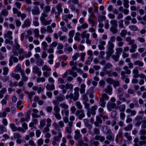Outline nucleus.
<instances>
[{
    "label": "nucleus",
    "instance_id": "dca6fc26",
    "mask_svg": "<svg viewBox=\"0 0 146 146\" xmlns=\"http://www.w3.org/2000/svg\"><path fill=\"white\" fill-rule=\"evenodd\" d=\"M60 107L65 110L68 109L69 108L68 105L64 103L60 104Z\"/></svg>",
    "mask_w": 146,
    "mask_h": 146
},
{
    "label": "nucleus",
    "instance_id": "864d4df0",
    "mask_svg": "<svg viewBox=\"0 0 146 146\" xmlns=\"http://www.w3.org/2000/svg\"><path fill=\"white\" fill-rule=\"evenodd\" d=\"M100 103L102 107H105L106 103L104 102V100H103L102 98H100Z\"/></svg>",
    "mask_w": 146,
    "mask_h": 146
},
{
    "label": "nucleus",
    "instance_id": "a18cd8bd",
    "mask_svg": "<svg viewBox=\"0 0 146 146\" xmlns=\"http://www.w3.org/2000/svg\"><path fill=\"white\" fill-rule=\"evenodd\" d=\"M75 104L79 109H81L82 108V106L79 102H76Z\"/></svg>",
    "mask_w": 146,
    "mask_h": 146
},
{
    "label": "nucleus",
    "instance_id": "69168bd1",
    "mask_svg": "<svg viewBox=\"0 0 146 146\" xmlns=\"http://www.w3.org/2000/svg\"><path fill=\"white\" fill-rule=\"evenodd\" d=\"M65 87L66 89H72L73 88L72 85L71 84H66L65 85Z\"/></svg>",
    "mask_w": 146,
    "mask_h": 146
},
{
    "label": "nucleus",
    "instance_id": "f704fd0d",
    "mask_svg": "<svg viewBox=\"0 0 146 146\" xmlns=\"http://www.w3.org/2000/svg\"><path fill=\"white\" fill-rule=\"evenodd\" d=\"M8 14V11L6 9L3 10L1 12V15H3L4 16H7Z\"/></svg>",
    "mask_w": 146,
    "mask_h": 146
},
{
    "label": "nucleus",
    "instance_id": "a878e982",
    "mask_svg": "<svg viewBox=\"0 0 146 146\" xmlns=\"http://www.w3.org/2000/svg\"><path fill=\"white\" fill-rule=\"evenodd\" d=\"M126 40L129 42V44L130 45L131 44L134 42V40L133 39L131 40L130 37H128L126 38Z\"/></svg>",
    "mask_w": 146,
    "mask_h": 146
},
{
    "label": "nucleus",
    "instance_id": "5fc2aeb1",
    "mask_svg": "<svg viewBox=\"0 0 146 146\" xmlns=\"http://www.w3.org/2000/svg\"><path fill=\"white\" fill-rule=\"evenodd\" d=\"M50 7L49 6H46L45 7L44 10V13H47L50 10Z\"/></svg>",
    "mask_w": 146,
    "mask_h": 146
},
{
    "label": "nucleus",
    "instance_id": "1a4fd4ad",
    "mask_svg": "<svg viewBox=\"0 0 146 146\" xmlns=\"http://www.w3.org/2000/svg\"><path fill=\"white\" fill-rule=\"evenodd\" d=\"M111 27H117V21L115 20H111L110 21Z\"/></svg>",
    "mask_w": 146,
    "mask_h": 146
},
{
    "label": "nucleus",
    "instance_id": "ea45409f",
    "mask_svg": "<svg viewBox=\"0 0 146 146\" xmlns=\"http://www.w3.org/2000/svg\"><path fill=\"white\" fill-rule=\"evenodd\" d=\"M80 33H76L75 36L74 37L75 40L76 41H78L80 40L79 36Z\"/></svg>",
    "mask_w": 146,
    "mask_h": 146
},
{
    "label": "nucleus",
    "instance_id": "6e6d98bb",
    "mask_svg": "<svg viewBox=\"0 0 146 146\" xmlns=\"http://www.w3.org/2000/svg\"><path fill=\"white\" fill-rule=\"evenodd\" d=\"M79 54L78 53H76L72 57V59L73 60H76L77 58L79 56Z\"/></svg>",
    "mask_w": 146,
    "mask_h": 146
},
{
    "label": "nucleus",
    "instance_id": "20e7f679",
    "mask_svg": "<svg viewBox=\"0 0 146 146\" xmlns=\"http://www.w3.org/2000/svg\"><path fill=\"white\" fill-rule=\"evenodd\" d=\"M76 115L78 116V118L80 119H82L85 117L84 111L82 110L77 111L76 113Z\"/></svg>",
    "mask_w": 146,
    "mask_h": 146
},
{
    "label": "nucleus",
    "instance_id": "680f3d73",
    "mask_svg": "<svg viewBox=\"0 0 146 146\" xmlns=\"http://www.w3.org/2000/svg\"><path fill=\"white\" fill-rule=\"evenodd\" d=\"M46 122L47 123L46 126L48 127H50L51 125V123L52 122V120L51 119L49 118H48L46 119Z\"/></svg>",
    "mask_w": 146,
    "mask_h": 146
},
{
    "label": "nucleus",
    "instance_id": "6e6552de",
    "mask_svg": "<svg viewBox=\"0 0 146 146\" xmlns=\"http://www.w3.org/2000/svg\"><path fill=\"white\" fill-rule=\"evenodd\" d=\"M133 64L135 65H138L139 66L142 67L143 65V63L139 60H137L133 62Z\"/></svg>",
    "mask_w": 146,
    "mask_h": 146
},
{
    "label": "nucleus",
    "instance_id": "79ce46f5",
    "mask_svg": "<svg viewBox=\"0 0 146 146\" xmlns=\"http://www.w3.org/2000/svg\"><path fill=\"white\" fill-rule=\"evenodd\" d=\"M39 70V68L36 66H34L33 68V72L35 74H37Z\"/></svg>",
    "mask_w": 146,
    "mask_h": 146
},
{
    "label": "nucleus",
    "instance_id": "bb28decb",
    "mask_svg": "<svg viewBox=\"0 0 146 146\" xmlns=\"http://www.w3.org/2000/svg\"><path fill=\"white\" fill-rule=\"evenodd\" d=\"M42 45L43 46V49L44 50H46L48 45L47 43L46 42H43L41 43Z\"/></svg>",
    "mask_w": 146,
    "mask_h": 146
},
{
    "label": "nucleus",
    "instance_id": "0eeeda50",
    "mask_svg": "<svg viewBox=\"0 0 146 146\" xmlns=\"http://www.w3.org/2000/svg\"><path fill=\"white\" fill-rule=\"evenodd\" d=\"M87 31L85 30L82 33L81 35V37L82 38L84 39L85 37L86 38H89L90 37V34L89 33H87Z\"/></svg>",
    "mask_w": 146,
    "mask_h": 146
},
{
    "label": "nucleus",
    "instance_id": "2eb2a0df",
    "mask_svg": "<svg viewBox=\"0 0 146 146\" xmlns=\"http://www.w3.org/2000/svg\"><path fill=\"white\" fill-rule=\"evenodd\" d=\"M46 120L45 119H43L41 120L40 122V125L39 128L41 129L42 128L45 124Z\"/></svg>",
    "mask_w": 146,
    "mask_h": 146
},
{
    "label": "nucleus",
    "instance_id": "3c124183",
    "mask_svg": "<svg viewBox=\"0 0 146 146\" xmlns=\"http://www.w3.org/2000/svg\"><path fill=\"white\" fill-rule=\"evenodd\" d=\"M26 93L28 94L29 97L30 99H31L32 96L35 94V92L33 91H32L30 93L26 92Z\"/></svg>",
    "mask_w": 146,
    "mask_h": 146
},
{
    "label": "nucleus",
    "instance_id": "423d86ee",
    "mask_svg": "<svg viewBox=\"0 0 146 146\" xmlns=\"http://www.w3.org/2000/svg\"><path fill=\"white\" fill-rule=\"evenodd\" d=\"M32 13L34 15H37L40 13L39 9L38 7L35 6L31 10Z\"/></svg>",
    "mask_w": 146,
    "mask_h": 146
},
{
    "label": "nucleus",
    "instance_id": "13d9d810",
    "mask_svg": "<svg viewBox=\"0 0 146 146\" xmlns=\"http://www.w3.org/2000/svg\"><path fill=\"white\" fill-rule=\"evenodd\" d=\"M45 80V79L44 77L38 78H37L36 81L37 82H44Z\"/></svg>",
    "mask_w": 146,
    "mask_h": 146
},
{
    "label": "nucleus",
    "instance_id": "412c9836",
    "mask_svg": "<svg viewBox=\"0 0 146 146\" xmlns=\"http://www.w3.org/2000/svg\"><path fill=\"white\" fill-rule=\"evenodd\" d=\"M98 107L96 105L92 106L91 108V111L92 114L94 115L95 114V111L97 109Z\"/></svg>",
    "mask_w": 146,
    "mask_h": 146
},
{
    "label": "nucleus",
    "instance_id": "c9c22d12",
    "mask_svg": "<svg viewBox=\"0 0 146 146\" xmlns=\"http://www.w3.org/2000/svg\"><path fill=\"white\" fill-rule=\"evenodd\" d=\"M116 28V27H110V30L113 33H116L117 32V30Z\"/></svg>",
    "mask_w": 146,
    "mask_h": 146
},
{
    "label": "nucleus",
    "instance_id": "4be33fe9",
    "mask_svg": "<svg viewBox=\"0 0 146 146\" xmlns=\"http://www.w3.org/2000/svg\"><path fill=\"white\" fill-rule=\"evenodd\" d=\"M10 128L13 131H16L17 129V128L15 126V124L13 123H11L9 124Z\"/></svg>",
    "mask_w": 146,
    "mask_h": 146
},
{
    "label": "nucleus",
    "instance_id": "0e129e2a",
    "mask_svg": "<svg viewBox=\"0 0 146 146\" xmlns=\"http://www.w3.org/2000/svg\"><path fill=\"white\" fill-rule=\"evenodd\" d=\"M123 69L124 70H125L126 73L127 74H130L131 71L130 70L128 69V68L127 66H125L124 67Z\"/></svg>",
    "mask_w": 146,
    "mask_h": 146
},
{
    "label": "nucleus",
    "instance_id": "f03ea898",
    "mask_svg": "<svg viewBox=\"0 0 146 146\" xmlns=\"http://www.w3.org/2000/svg\"><path fill=\"white\" fill-rule=\"evenodd\" d=\"M52 125L56 129H58L59 127L61 128H62L64 126V122L62 121H59L58 124L54 122L53 123Z\"/></svg>",
    "mask_w": 146,
    "mask_h": 146
},
{
    "label": "nucleus",
    "instance_id": "f8f14e48",
    "mask_svg": "<svg viewBox=\"0 0 146 146\" xmlns=\"http://www.w3.org/2000/svg\"><path fill=\"white\" fill-rule=\"evenodd\" d=\"M131 46V48L129 50V51L131 52H134L136 51V49L137 48V45L135 44H132Z\"/></svg>",
    "mask_w": 146,
    "mask_h": 146
},
{
    "label": "nucleus",
    "instance_id": "37998d69",
    "mask_svg": "<svg viewBox=\"0 0 146 146\" xmlns=\"http://www.w3.org/2000/svg\"><path fill=\"white\" fill-rule=\"evenodd\" d=\"M72 50V48L70 47H69L68 48L65 49L64 52L66 54H68Z\"/></svg>",
    "mask_w": 146,
    "mask_h": 146
},
{
    "label": "nucleus",
    "instance_id": "e2e57ef3",
    "mask_svg": "<svg viewBox=\"0 0 146 146\" xmlns=\"http://www.w3.org/2000/svg\"><path fill=\"white\" fill-rule=\"evenodd\" d=\"M88 21L90 24H92V27L95 25V23L92 19L90 18H89L88 19Z\"/></svg>",
    "mask_w": 146,
    "mask_h": 146
},
{
    "label": "nucleus",
    "instance_id": "9b49d317",
    "mask_svg": "<svg viewBox=\"0 0 146 146\" xmlns=\"http://www.w3.org/2000/svg\"><path fill=\"white\" fill-rule=\"evenodd\" d=\"M75 135H74V139L75 140H77L80 137V131L78 130H77L75 131Z\"/></svg>",
    "mask_w": 146,
    "mask_h": 146
},
{
    "label": "nucleus",
    "instance_id": "b1692460",
    "mask_svg": "<svg viewBox=\"0 0 146 146\" xmlns=\"http://www.w3.org/2000/svg\"><path fill=\"white\" fill-rule=\"evenodd\" d=\"M67 57L65 55L61 56L58 58V60L59 61H60L62 60L66 61L67 59Z\"/></svg>",
    "mask_w": 146,
    "mask_h": 146
},
{
    "label": "nucleus",
    "instance_id": "ddd939ff",
    "mask_svg": "<svg viewBox=\"0 0 146 146\" xmlns=\"http://www.w3.org/2000/svg\"><path fill=\"white\" fill-rule=\"evenodd\" d=\"M18 71H19L21 73V74L23 72V70L21 69V65L19 64H18L16 66L15 70V72H17Z\"/></svg>",
    "mask_w": 146,
    "mask_h": 146
},
{
    "label": "nucleus",
    "instance_id": "4d7b16f0",
    "mask_svg": "<svg viewBox=\"0 0 146 146\" xmlns=\"http://www.w3.org/2000/svg\"><path fill=\"white\" fill-rule=\"evenodd\" d=\"M75 33V31L73 30L70 31L68 33L69 36L71 38H72L74 35V34Z\"/></svg>",
    "mask_w": 146,
    "mask_h": 146
},
{
    "label": "nucleus",
    "instance_id": "c03bdc74",
    "mask_svg": "<svg viewBox=\"0 0 146 146\" xmlns=\"http://www.w3.org/2000/svg\"><path fill=\"white\" fill-rule=\"evenodd\" d=\"M92 58H93L92 57L90 56H89L86 62V64L88 65L90 64L92 62Z\"/></svg>",
    "mask_w": 146,
    "mask_h": 146
},
{
    "label": "nucleus",
    "instance_id": "c85d7f7f",
    "mask_svg": "<svg viewBox=\"0 0 146 146\" xmlns=\"http://www.w3.org/2000/svg\"><path fill=\"white\" fill-rule=\"evenodd\" d=\"M79 96V92L74 93V96H73L72 98L73 99L74 101H76L78 100Z\"/></svg>",
    "mask_w": 146,
    "mask_h": 146
},
{
    "label": "nucleus",
    "instance_id": "338daca9",
    "mask_svg": "<svg viewBox=\"0 0 146 146\" xmlns=\"http://www.w3.org/2000/svg\"><path fill=\"white\" fill-rule=\"evenodd\" d=\"M54 110L56 113L59 112L60 111V108L58 106H55Z\"/></svg>",
    "mask_w": 146,
    "mask_h": 146
},
{
    "label": "nucleus",
    "instance_id": "bf43d9fd",
    "mask_svg": "<svg viewBox=\"0 0 146 146\" xmlns=\"http://www.w3.org/2000/svg\"><path fill=\"white\" fill-rule=\"evenodd\" d=\"M127 31L125 30H123L121 31V35L123 37L125 36L127 34Z\"/></svg>",
    "mask_w": 146,
    "mask_h": 146
},
{
    "label": "nucleus",
    "instance_id": "393cba45",
    "mask_svg": "<svg viewBox=\"0 0 146 146\" xmlns=\"http://www.w3.org/2000/svg\"><path fill=\"white\" fill-rule=\"evenodd\" d=\"M5 131H6V129L5 127L3 125H0V134H3L4 132Z\"/></svg>",
    "mask_w": 146,
    "mask_h": 146
},
{
    "label": "nucleus",
    "instance_id": "4c0bfd02",
    "mask_svg": "<svg viewBox=\"0 0 146 146\" xmlns=\"http://www.w3.org/2000/svg\"><path fill=\"white\" fill-rule=\"evenodd\" d=\"M44 64V61L41 59H39L36 62V64L38 66L43 65Z\"/></svg>",
    "mask_w": 146,
    "mask_h": 146
},
{
    "label": "nucleus",
    "instance_id": "5701e85b",
    "mask_svg": "<svg viewBox=\"0 0 146 146\" xmlns=\"http://www.w3.org/2000/svg\"><path fill=\"white\" fill-rule=\"evenodd\" d=\"M12 77L15 78L17 80H19L20 78V76L19 74H15L13 73L11 75Z\"/></svg>",
    "mask_w": 146,
    "mask_h": 146
},
{
    "label": "nucleus",
    "instance_id": "774afa93",
    "mask_svg": "<svg viewBox=\"0 0 146 146\" xmlns=\"http://www.w3.org/2000/svg\"><path fill=\"white\" fill-rule=\"evenodd\" d=\"M2 123L4 126H7L8 124V121L7 119L4 118L2 121Z\"/></svg>",
    "mask_w": 146,
    "mask_h": 146
},
{
    "label": "nucleus",
    "instance_id": "7ed1b4c3",
    "mask_svg": "<svg viewBox=\"0 0 146 146\" xmlns=\"http://www.w3.org/2000/svg\"><path fill=\"white\" fill-rule=\"evenodd\" d=\"M73 124V123L71 122H70L68 123V126L65 128L66 131L67 133L70 134L71 133Z\"/></svg>",
    "mask_w": 146,
    "mask_h": 146
},
{
    "label": "nucleus",
    "instance_id": "72a5a7b5",
    "mask_svg": "<svg viewBox=\"0 0 146 146\" xmlns=\"http://www.w3.org/2000/svg\"><path fill=\"white\" fill-rule=\"evenodd\" d=\"M81 88L80 90V92L81 93H84L85 91V88L86 87V85L84 84H82L81 85Z\"/></svg>",
    "mask_w": 146,
    "mask_h": 146
},
{
    "label": "nucleus",
    "instance_id": "f3484780",
    "mask_svg": "<svg viewBox=\"0 0 146 146\" xmlns=\"http://www.w3.org/2000/svg\"><path fill=\"white\" fill-rule=\"evenodd\" d=\"M46 89L49 90H53L55 88L53 84L51 85H48L46 86Z\"/></svg>",
    "mask_w": 146,
    "mask_h": 146
},
{
    "label": "nucleus",
    "instance_id": "4468645a",
    "mask_svg": "<svg viewBox=\"0 0 146 146\" xmlns=\"http://www.w3.org/2000/svg\"><path fill=\"white\" fill-rule=\"evenodd\" d=\"M65 99L64 96L62 95H60L56 98L57 101L61 102L64 100Z\"/></svg>",
    "mask_w": 146,
    "mask_h": 146
},
{
    "label": "nucleus",
    "instance_id": "09e8293b",
    "mask_svg": "<svg viewBox=\"0 0 146 146\" xmlns=\"http://www.w3.org/2000/svg\"><path fill=\"white\" fill-rule=\"evenodd\" d=\"M13 136L15 139H17L20 138L21 137V135L17 133H14Z\"/></svg>",
    "mask_w": 146,
    "mask_h": 146
},
{
    "label": "nucleus",
    "instance_id": "e433bc0d",
    "mask_svg": "<svg viewBox=\"0 0 146 146\" xmlns=\"http://www.w3.org/2000/svg\"><path fill=\"white\" fill-rule=\"evenodd\" d=\"M31 22L29 20L27 19L25 21L24 25L25 27H29L30 25Z\"/></svg>",
    "mask_w": 146,
    "mask_h": 146
},
{
    "label": "nucleus",
    "instance_id": "603ef678",
    "mask_svg": "<svg viewBox=\"0 0 146 146\" xmlns=\"http://www.w3.org/2000/svg\"><path fill=\"white\" fill-rule=\"evenodd\" d=\"M47 32L50 33H52L53 32V30L52 29L51 27L50 26H48L46 27Z\"/></svg>",
    "mask_w": 146,
    "mask_h": 146
},
{
    "label": "nucleus",
    "instance_id": "aec40b11",
    "mask_svg": "<svg viewBox=\"0 0 146 146\" xmlns=\"http://www.w3.org/2000/svg\"><path fill=\"white\" fill-rule=\"evenodd\" d=\"M69 7L70 8V9L72 11H74L77 13H78L79 10L75 8L74 5H70Z\"/></svg>",
    "mask_w": 146,
    "mask_h": 146
},
{
    "label": "nucleus",
    "instance_id": "052dcab7",
    "mask_svg": "<svg viewBox=\"0 0 146 146\" xmlns=\"http://www.w3.org/2000/svg\"><path fill=\"white\" fill-rule=\"evenodd\" d=\"M116 104L115 103H112L108 105V109L110 108H113L115 107Z\"/></svg>",
    "mask_w": 146,
    "mask_h": 146
},
{
    "label": "nucleus",
    "instance_id": "7c9ffc66",
    "mask_svg": "<svg viewBox=\"0 0 146 146\" xmlns=\"http://www.w3.org/2000/svg\"><path fill=\"white\" fill-rule=\"evenodd\" d=\"M61 6L62 5L60 4H58L56 6V8L58 11V13L59 15L60 14V12L62 11L61 8Z\"/></svg>",
    "mask_w": 146,
    "mask_h": 146
},
{
    "label": "nucleus",
    "instance_id": "39448f33",
    "mask_svg": "<svg viewBox=\"0 0 146 146\" xmlns=\"http://www.w3.org/2000/svg\"><path fill=\"white\" fill-rule=\"evenodd\" d=\"M12 32L10 31H8L4 35V37L5 38H7L10 40H11L13 38V37L12 36Z\"/></svg>",
    "mask_w": 146,
    "mask_h": 146
},
{
    "label": "nucleus",
    "instance_id": "a19ab883",
    "mask_svg": "<svg viewBox=\"0 0 146 146\" xmlns=\"http://www.w3.org/2000/svg\"><path fill=\"white\" fill-rule=\"evenodd\" d=\"M109 98L106 94H102V97L101 98H102L104 100H107Z\"/></svg>",
    "mask_w": 146,
    "mask_h": 146
},
{
    "label": "nucleus",
    "instance_id": "2f4dec72",
    "mask_svg": "<svg viewBox=\"0 0 146 146\" xmlns=\"http://www.w3.org/2000/svg\"><path fill=\"white\" fill-rule=\"evenodd\" d=\"M42 70L43 71L46 70L47 71H50L51 69L46 65L44 66L42 68Z\"/></svg>",
    "mask_w": 146,
    "mask_h": 146
},
{
    "label": "nucleus",
    "instance_id": "473e14b6",
    "mask_svg": "<svg viewBox=\"0 0 146 146\" xmlns=\"http://www.w3.org/2000/svg\"><path fill=\"white\" fill-rule=\"evenodd\" d=\"M129 29L134 31H136L138 29L137 27L135 25H131L129 26Z\"/></svg>",
    "mask_w": 146,
    "mask_h": 146
},
{
    "label": "nucleus",
    "instance_id": "de8ad7c7",
    "mask_svg": "<svg viewBox=\"0 0 146 146\" xmlns=\"http://www.w3.org/2000/svg\"><path fill=\"white\" fill-rule=\"evenodd\" d=\"M34 33L35 34V36L36 37H38L39 35V31L38 29H35L34 30Z\"/></svg>",
    "mask_w": 146,
    "mask_h": 146
},
{
    "label": "nucleus",
    "instance_id": "c756f323",
    "mask_svg": "<svg viewBox=\"0 0 146 146\" xmlns=\"http://www.w3.org/2000/svg\"><path fill=\"white\" fill-rule=\"evenodd\" d=\"M95 139L96 140H99L100 141H103L105 139L104 138L100 136H97L95 137Z\"/></svg>",
    "mask_w": 146,
    "mask_h": 146
},
{
    "label": "nucleus",
    "instance_id": "58836bf2",
    "mask_svg": "<svg viewBox=\"0 0 146 146\" xmlns=\"http://www.w3.org/2000/svg\"><path fill=\"white\" fill-rule=\"evenodd\" d=\"M71 71V70H68L66 71L65 73L63 74L62 78H66L68 75V74H70V72Z\"/></svg>",
    "mask_w": 146,
    "mask_h": 146
},
{
    "label": "nucleus",
    "instance_id": "49530a36",
    "mask_svg": "<svg viewBox=\"0 0 146 146\" xmlns=\"http://www.w3.org/2000/svg\"><path fill=\"white\" fill-rule=\"evenodd\" d=\"M13 11L14 14L17 13V16L18 17H20V15L21 14V12H20L18 11L17 9L16 8H13Z\"/></svg>",
    "mask_w": 146,
    "mask_h": 146
},
{
    "label": "nucleus",
    "instance_id": "cd10ccee",
    "mask_svg": "<svg viewBox=\"0 0 146 146\" xmlns=\"http://www.w3.org/2000/svg\"><path fill=\"white\" fill-rule=\"evenodd\" d=\"M61 113L62 115H65L66 116H68L69 114L68 110H63L61 111Z\"/></svg>",
    "mask_w": 146,
    "mask_h": 146
},
{
    "label": "nucleus",
    "instance_id": "9d476101",
    "mask_svg": "<svg viewBox=\"0 0 146 146\" xmlns=\"http://www.w3.org/2000/svg\"><path fill=\"white\" fill-rule=\"evenodd\" d=\"M114 45L110 41H108V42L107 47L109 50H113V48Z\"/></svg>",
    "mask_w": 146,
    "mask_h": 146
},
{
    "label": "nucleus",
    "instance_id": "6ab92c4d",
    "mask_svg": "<svg viewBox=\"0 0 146 146\" xmlns=\"http://www.w3.org/2000/svg\"><path fill=\"white\" fill-rule=\"evenodd\" d=\"M21 75L22 76L21 78V80L23 82H25L27 81L28 80V78L26 76L24 75V72L21 73Z\"/></svg>",
    "mask_w": 146,
    "mask_h": 146
},
{
    "label": "nucleus",
    "instance_id": "a211bd4d",
    "mask_svg": "<svg viewBox=\"0 0 146 146\" xmlns=\"http://www.w3.org/2000/svg\"><path fill=\"white\" fill-rule=\"evenodd\" d=\"M112 90V89L110 86H108L107 87V88L105 90V92L108 93L109 94L111 95V92Z\"/></svg>",
    "mask_w": 146,
    "mask_h": 146
},
{
    "label": "nucleus",
    "instance_id": "f257e3e1",
    "mask_svg": "<svg viewBox=\"0 0 146 146\" xmlns=\"http://www.w3.org/2000/svg\"><path fill=\"white\" fill-rule=\"evenodd\" d=\"M47 16V15L45 13H42V16L40 17V20L42 25H49L51 22V19H50L48 21H45V18Z\"/></svg>",
    "mask_w": 146,
    "mask_h": 146
},
{
    "label": "nucleus",
    "instance_id": "8fccbe9b",
    "mask_svg": "<svg viewBox=\"0 0 146 146\" xmlns=\"http://www.w3.org/2000/svg\"><path fill=\"white\" fill-rule=\"evenodd\" d=\"M123 20H120L118 23H119V27L120 29H122L123 27Z\"/></svg>",
    "mask_w": 146,
    "mask_h": 146
}]
</instances>
